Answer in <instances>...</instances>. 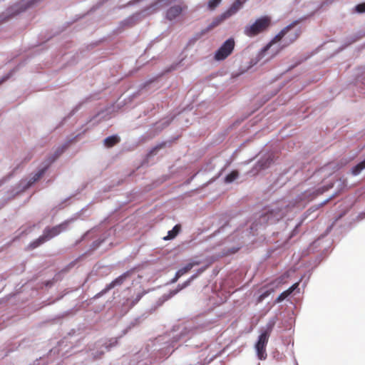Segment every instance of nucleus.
Instances as JSON below:
<instances>
[{
	"mask_svg": "<svg viewBox=\"0 0 365 365\" xmlns=\"http://www.w3.org/2000/svg\"><path fill=\"white\" fill-rule=\"evenodd\" d=\"M63 150L60 151V153L56 155V158H57L61 153H62Z\"/></svg>",
	"mask_w": 365,
	"mask_h": 365,
	"instance_id": "28",
	"label": "nucleus"
},
{
	"mask_svg": "<svg viewBox=\"0 0 365 365\" xmlns=\"http://www.w3.org/2000/svg\"><path fill=\"white\" fill-rule=\"evenodd\" d=\"M275 324L274 320H270L264 327L262 328L261 334L255 344V349L257 356L259 359H265L267 357L266 346L269 341L270 334Z\"/></svg>",
	"mask_w": 365,
	"mask_h": 365,
	"instance_id": "3",
	"label": "nucleus"
},
{
	"mask_svg": "<svg viewBox=\"0 0 365 365\" xmlns=\"http://www.w3.org/2000/svg\"><path fill=\"white\" fill-rule=\"evenodd\" d=\"M365 168V160L358 163L352 168V173L355 175L359 174Z\"/></svg>",
	"mask_w": 365,
	"mask_h": 365,
	"instance_id": "16",
	"label": "nucleus"
},
{
	"mask_svg": "<svg viewBox=\"0 0 365 365\" xmlns=\"http://www.w3.org/2000/svg\"><path fill=\"white\" fill-rule=\"evenodd\" d=\"M5 81V79H3L2 81H0V84L4 81Z\"/></svg>",
	"mask_w": 365,
	"mask_h": 365,
	"instance_id": "30",
	"label": "nucleus"
},
{
	"mask_svg": "<svg viewBox=\"0 0 365 365\" xmlns=\"http://www.w3.org/2000/svg\"><path fill=\"white\" fill-rule=\"evenodd\" d=\"M271 294V291H266L259 295L258 298V302H262L266 297H267Z\"/></svg>",
	"mask_w": 365,
	"mask_h": 365,
	"instance_id": "20",
	"label": "nucleus"
},
{
	"mask_svg": "<svg viewBox=\"0 0 365 365\" xmlns=\"http://www.w3.org/2000/svg\"><path fill=\"white\" fill-rule=\"evenodd\" d=\"M187 284H188V282H185V283L184 284V285H182V287H180V288H178V289H175V290L172 291V292H170V294H171L172 295H174V294H177V293L179 292V290H180V289H182V288L185 287L187 286Z\"/></svg>",
	"mask_w": 365,
	"mask_h": 365,
	"instance_id": "24",
	"label": "nucleus"
},
{
	"mask_svg": "<svg viewBox=\"0 0 365 365\" xmlns=\"http://www.w3.org/2000/svg\"><path fill=\"white\" fill-rule=\"evenodd\" d=\"M239 176V173L237 170H232L230 174H228L225 179V182L226 183H230L236 180Z\"/></svg>",
	"mask_w": 365,
	"mask_h": 365,
	"instance_id": "15",
	"label": "nucleus"
},
{
	"mask_svg": "<svg viewBox=\"0 0 365 365\" xmlns=\"http://www.w3.org/2000/svg\"><path fill=\"white\" fill-rule=\"evenodd\" d=\"M30 5L24 6L20 4H15L10 7H9L6 10V14H1L0 15V23L8 21L9 19L19 14L20 13L26 10Z\"/></svg>",
	"mask_w": 365,
	"mask_h": 365,
	"instance_id": "7",
	"label": "nucleus"
},
{
	"mask_svg": "<svg viewBox=\"0 0 365 365\" xmlns=\"http://www.w3.org/2000/svg\"><path fill=\"white\" fill-rule=\"evenodd\" d=\"M142 296H143L142 294H138V296L136 297L135 299L133 302L132 306H133L136 303H138L140 301V299H141Z\"/></svg>",
	"mask_w": 365,
	"mask_h": 365,
	"instance_id": "25",
	"label": "nucleus"
},
{
	"mask_svg": "<svg viewBox=\"0 0 365 365\" xmlns=\"http://www.w3.org/2000/svg\"><path fill=\"white\" fill-rule=\"evenodd\" d=\"M272 26V18L263 16L258 18L251 24L245 26L244 34L249 37H254L267 31Z\"/></svg>",
	"mask_w": 365,
	"mask_h": 365,
	"instance_id": "4",
	"label": "nucleus"
},
{
	"mask_svg": "<svg viewBox=\"0 0 365 365\" xmlns=\"http://www.w3.org/2000/svg\"><path fill=\"white\" fill-rule=\"evenodd\" d=\"M186 8L187 6H182L180 5H175L171 6L168 9L166 12V18L170 21H173L179 16L182 12L183 9Z\"/></svg>",
	"mask_w": 365,
	"mask_h": 365,
	"instance_id": "9",
	"label": "nucleus"
},
{
	"mask_svg": "<svg viewBox=\"0 0 365 365\" xmlns=\"http://www.w3.org/2000/svg\"><path fill=\"white\" fill-rule=\"evenodd\" d=\"M222 0H210L208 1V8L210 10H214L221 2Z\"/></svg>",
	"mask_w": 365,
	"mask_h": 365,
	"instance_id": "17",
	"label": "nucleus"
},
{
	"mask_svg": "<svg viewBox=\"0 0 365 365\" xmlns=\"http://www.w3.org/2000/svg\"><path fill=\"white\" fill-rule=\"evenodd\" d=\"M68 223L69 221L66 220L54 227H46L43 230V235L29 245V249L34 250L44 242L58 235L61 232L67 229Z\"/></svg>",
	"mask_w": 365,
	"mask_h": 365,
	"instance_id": "2",
	"label": "nucleus"
},
{
	"mask_svg": "<svg viewBox=\"0 0 365 365\" xmlns=\"http://www.w3.org/2000/svg\"><path fill=\"white\" fill-rule=\"evenodd\" d=\"M289 211V206L279 202L265 209L262 217L267 222L274 223L284 217Z\"/></svg>",
	"mask_w": 365,
	"mask_h": 365,
	"instance_id": "5",
	"label": "nucleus"
},
{
	"mask_svg": "<svg viewBox=\"0 0 365 365\" xmlns=\"http://www.w3.org/2000/svg\"><path fill=\"white\" fill-rule=\"evenodd\" d=\"M107 350H109V346H106Z\"/></svg>",
	"mask_w": 365,
	"mask_h": 365,
	"instance_id": "29",
	"label": "nucleus"
},
{
	"mask_svg": "<svg viewBox=\"0 0 365 365\" xmlns=\"http://www.w3.org/2000/svg\"><path fill=\"white\" fill-rule=\"evenodd\" d=\"M103 354V352H101L100 355H99V356H95V358H100V357H101V356Z\"/></svg>",
	"mask_w": 365,
	"mask_h": 365,
	"instance_id": "27",
	"label": "nucleus"
},
{
	"mask_svg": "<svg viewBox=\"0 0 365 365\" xmlns=\"http://www.w3.org/2000/svg\"><path fill=\"white\" fill-rule=\"evenodd\" d=\"M120 139L117 135H110L105 138L104 145L107 148H111L120 142Z\"/></svg>",
	"mask_w": 365,
	"mask_h": 365,
	"instance_id": "13",
	"label": "nucleus"
},
{
	"mask_svg": "<svg viewBox=\"0 0 365 365\" xmlns=\"http://www.w3.org/2000/svg\"><path fill=\"white\" fill-rule=\"evenodd\" d=\"M355 10L358 13H365V2L357 4Z\"/></svg>",
	"mask_w": 365,
	"mask_h": 365,
	"instance_id": "19",
	"label": "nucleus"
},
{
	"mask_svg": "<svg viewBox=\"0 0 365 365\" xmlns=\"http://www.w3.org/2000/svg\"><path fill=\"white\" fill-rule=\"evenodd\" d=\"M299 21H294L282 29L271 40V41L264 47V48L262 50V53H265L273 44H275L281 41H282L283 45L280 48V50L294 43L299 37L301 34V30L300 29H297L294 31L292 30L299 24ZM279 49L277 51V53L279 52Z\"/></svg>",
	"mask_w": 365,
	"mask_h": 365,
	"instance_id": "1",
	"label": "nucleus"
},
{
	"mask_svg": "<svg viewBox=\"0 0 365 365\" xmlns=\"http://www.w3.org/2000/svg\"><path fill=\"white\" fill-rule=\"evenodd\" d=\"M246 0H237L232 5L235 10H237Z\"/></svg>",
	"mask_w": 365,
	"mask_h": 365,
	"instance_id": "21",
	"label": "nucleus"
},
{
	"mask_svg": "<svg viewBox=\"0 0 365 365\" xmlns=\"http://www.w3.org/2000/svg\"><path fill=\"white\" fill-rule=\"evenodd\" d=\"M272 158L270 155H269L266 158L260 159L257 164V167L259 170H263L267 168L272 164Z\"/></svg>",
	"mask_w": 365,
	"mask_h": 365,
	"instance_id": "12",
	"label": "nucleus"
},
{
	"mask_svg": "<svg viewBox=\"0 0 365 365\" xmlns=\"http://www.w3.org/2000/svg\"><path fill=\"white\" fill-rule=\"evenodd\" d=\"M235 42L234 38H230L226 40L222 45L216 51L215 59L216 61H223L226 59L234 51Z\"/></svg>",
	"mask_w": 365,
	"mask_h": 365,
	"instance_id": "6",
	"label": "nucleus"
},
{
	"mask_svg": "<svg viewBox=\"0 0 365 365\" xmlns=\"http://www.w3.org/2000/svg\"><path fill=\"white\" fill-rule=\"evenodd\" d=\"M200 264V262H190L186 264L184 267L178 269L177 271L178 272V277H182L187 272H188L194 266L198 265Z\"/></svg>",
	"mask_w": 365,
	"mask_h": 365,
	"instance_id": "14",
	"label": "nucleus"
},
{
	"mask_svg": "<svg viewBox=\"0 0 365 365\" xmlns=\"http://www.w3.org/2000/svg\"><path fill=\"white\" fill-rule=\"evenodd\" d=\"M236 10L234 9V8L232 6L230 9L225 11V13L222 14L221 15L215 17L212 21L209 24V26L207 27V29L202 31L203 34L208 32L209 31L213 29L216 26H219L222 22H223L226 19L231 16Z\"/></svg>",
	"mask_w": 365,
	"mask_h": 365,
	"instance_id": "8",
	"label": "nucleus"
},
{
	"mask_svg": "<svg viewBox=\"0 0 365 365\" xmlns=\"http://www.w3.org/2000/svg\"><path fill=\"white\" fill-rule=\"evenodd\" d=\"M129 272H125L118 277H117L115 279L112 281L110 283L106 285V288L102 291V293H106L111 289L114 288L116 286L121 285L124 281L128 277Z\"/></svg>",
	"mask_w": 365,
	"mask_h": 365,
	"instance_id": "10",
	"label": "nucleus"
},
{
	"mask_svg": "<svg viewBox=\"0 0 365 365\" xmlns=\"http://www.w3.org/2000/svg\"><path fill=\"white\" fill-rule=\"evenodd\" d=\"M44 173V170H41L40 171H38L37 173H36L34 175V176L33 177V180L34 181H36L38 180H39L41 176L43 175Z\"/></svg>",
	"mask_w": 365,
	"mask_h": 365,
	"instance_id": "22",
	"label": "nucleus"
},
{
	"mask_svg": "<svg viewBox=\"0 0 365 365\" xmlns=\"http://www.w3.org/2000/svg\"><path fill=\"white\" fill-rule=\"evenodd\" d=\"M178 272H176L175 277L172 279V282H176L180 277H178Z\"/></svg>",
	"mask_w": 365,
	"mask_h": 365,
	"instance_id": "26",
	"label": "nucleus"
},
{
	"mask_svg": "<svg viewBox=\"0 0 365 365\" xmlns=\"http://www.w3.org/2000/svg\"><path fill=\"white\" fill-rule=\"evenodd\" d=\"M181 225L180 224L175 225L173 228L168 231V235L163 237L164 240H170L174 239L180 232Z\"/></svg>",
	"mask_w": 365,
	"mask_h": 365,
	"instance_id": "11",
	"label": "nucleus"
},
{
	"mask_svg": "<svg viewBox=\"0 0 365 365\" xmlns=\"http://www.w3.org/2000/svg\"><path fill=\"white\" fill-rule=\"evenodd\" d=\"M289 295H290L287 290L282 292L278 297L276 299V302L279 303L286 299Z\"/></svg>",
	"mask_w": 365,
	"mask_h": 365,
	"instance_id": "18",
	"label": "nucleus"
},
{
	"mask_svg": "<svg viewBox=\"0 0 365 365\" xmlns=\"http://www.w3.org/2000/svg\"><path fill=\"white\" fill-rule=\"evenodd\" d=\"M298 285L299 283H295L292 286H291L288 289H287V291L289 294H291L294 291V289L297 288Z\"/></svg>",
	"mask_w": 365,
	"mask_h": 365,
	"instance_id": "23",
	"label": "nucleus"
}]
</instances>
